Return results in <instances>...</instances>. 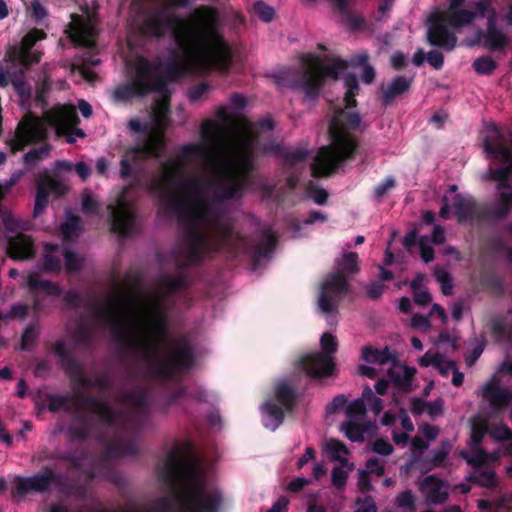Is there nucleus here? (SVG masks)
<instances>
[{
	"label": "nucleus",
	"mask_w": 512,
	"mask_h": 512,
	"mask_svg": "<svg viewBox=\"0 0 512 512\" xmlns=\"http://www.w3.org/2000/svg\"><path fill=\"white\" fill-rule=\"evenodd\" d=\"M201 135L204 144L194 143V266L244 245L245 238L235 230L223 204L243 197L254 169L250 151L238 159L228 156L218 123L206 121Z\"/></svg>",
	"instance_id": "obj_1"
},
{
	"label": "nucleus",
	"mask_w": 512,
	"mask_h": 512,
	"mask_svg": "<svg viewBox=\"0 0 512 512\" xmlns=\"http://www.w3.org/2000/svg\"><path fill=\"white\" fill-rule=\"evenodd\" d=\"M93 316L117 340L141 351L159 373L169 376L186 364V352L166 337L158 295L115 289L98 304Z\"/></svg>",
	"instance_id": "obj_2"
},
{
	"label": "nucleus",
	"mask_w": 512,
	"mask_h": 512,
	"mask_svg": "<svg viewBox=\"0 0 512 512\" xmlns=\"http://www.w3.org/2000/svg\"><path fill=\"white\" fill-rule=\"evenodd\" d=\"M169 30L173 33L176 49L166 64H150L143 58L134 62L136 71L131 88L124 87L115 91V97L125 99L151 91H162L166 80L173 79L189 68L192 62V18L191 15L180 18L173 15L166 20L164 27L155 25L151 33L160 36Z\"/></svg>",
	"instance_id": "obj_3"
},
{
	"label": "nucleus",
	"mask_w": 512,
	"mask_h": 512,
	"mask_svg": "<svg viewBox=\"0 0 512 512\" xmlns=\"http://www.w3.org/2000/svg\"><path fill=\"white\" fill-rule=\"evenodd\" d=\"M221 24L216 8H194V75L198 72L226 75L231 70L233 51L220 32Z\"/></svg>",
	"instance_id": "obj_4"
},
{
	"label": "nucleus",
	"mask_w": 512,
	"mask_h": 512,
	"mask_svg": "<svg viewBox=\"0 0 512 512\" xmlns=\"http://www.w3.org/2000/svg\"><path fill=\"white\" fill-rule=\"evenodd\" d=\"M189 153L171 158L163 165L149 189L159 197L165 213L190 226L192 218V187L187 173Z\"/></svg>",
	"instance_id": "obj_5"
},
{
	"label": "nucleus",
	"mask_w": 512,
	"mask_h": 512,
	"mask_svg": "<svg viewBox=\"0 0 512 512\" xmlns=\"http://www.w3.org/2000/svg\"><path fill=\"white\" fill-rule=\"evenodd\" d=\"M360 123L359 113L342 108L334 110L328 127L331 144L321 147L315 156L311 165L313 177L329 176L342 162L354 159L358 142L350 131L356 130Z\"/></svg>",
	"instance_id": "obj_6"
},
{
	"label": "nucleus",
	"mask_w": 512,
	"mask_h": 512,
	"mask_svg": "<svg viewBox=\"0 0 512 512\" xmlns=\"http://www.w3.org/2000/svg\"><path fill=\"white\" fill-rule=\"evenodd\" d=\"M78 116L72 105H62L46 111L42 118L26 116L18 125L15 136L10 142L13 153L22 150L26 145L39 141L46 136V126L55 129L57 135L66 136L68 143H74L77 138H84L82 129L76 128Z\"/></svg>",
	"instance_id": "obj_7"
},
{
	"label": "nucleus",
	"mask_w": 512,
	"mask_h": 512,
	"mask_svg": "<svg viewBox=\"0 0 512 512\" xmlns=\"http://www.w3.org/2000/svg\"><path fill=\"white\" fill-rule=\"evenodd\" d=\"M217 448L214 443L204 449L194 441V512H219L223 494L217 485Z\"/></svg>",
	"instance_id": "obj_8"
},
{
	"label": "nucleus",
	"mask_w": 512,
	"mask_h": 512,
	"mask_svg": "<svg viewBox=\"0 0 512 512\" xmlns=\"http://www.w3.org/2000/svg\"><path fill=\"white\" fill-rule=\"evenodd\" d=\"M303 62L308 66L306 69L282 72L275 76V82L278 86L303 92L310 100L319 97L326 77L337 80L340 71L348 67V62L341 58H333L331 63L321 65L319 57L313 54L304 55Z\"/></svg>",
	"instance_id": "obj_9"
},
{
	"label": "nucleus",
	"mask_w": 512,
	"mask_h": 512,
	"mask_svg": "<svg viewBox=\"0 0 512 512\" xmlns=\"http://www.w3.org/2000/svg\"><path fill=\"white\" fill-rule=\"evenodd\" d=\"M168 96L162 95L155 101L152 109L151 120L144 126V137L137 146L128 149L121 159V175L127 176L130 173L131 166L138 160L147 156H158L162 151L164 141V131L168 125Z\"/></svg>",
	"instance_id": "obj_10"
},
{
	"label": "nucleus",
	"mask_w": 512,
	"mask_h": 512,
	"mask_svg": "<svg viewBox=\"0 0 512 512\" xmlns=\"http://www.w3.org/2000/svg\"><path fill=\"white\" fill-rule=\"evenodd\" d=\"M163 480L171 490V499H162L159 509L190 510L192 506V464L186 457L171 455L160 471Z\"/></svg>",
	"instance_id": "obj_11"
},
{
	"label": "nucleus",
	"mask_w": 512,
	"mask_h": 512,
	"mask_svg": "<svg viewBox=\"0 0 512 512\" xmlns=\"http://www.w3.org/2000/svg\"><path fill=\"white\" fill-rule=\"evenodd\" d=\"M452 207L459 223L500 221L508 217L512 210V193H501L499 203L481 204L473 196L457 194Z\"/></svg>",
	"instance_id": "obj_12"
},
{
	"label": "nucleus",
	"mask_w": 512,
	"mask_h": 512,
	"mask_svg": "<svg viewBox=\"0 0 512 512\" xmlns=\"http://www.w3.org/2000/svg\"><path fill=\"white\" fill-rule=\"evenodd\" d=\"M320 344L322 352L304 355L299 360L300 368L312 379L328 378L335 370L333 355L338 348L336 338L326 332L321 336Z\"/></svg>",
	"instance_id": "obj_13"
},
{
	"label": "nucleus",
	"mask_w": 512,
	"mask_h": 512,
	"mask_svg": "<svg viewBox=\"0 0 512 512\" xmlns=\"http://www.w3.org/2000/svg\"><path fill=\"white\" fill-rule=\"evenodd\" d=\"M300 400V394L290 378L278 380L274 385V400H267L263 410L273 421V430L279 427L285 418V411L292 412Z\"/></svg>",
	"instance_id": "obj_14"
},
{
	"label": "nucleus",
	"mask_w": 512,
	"mask_h": 512,
	"mask_svg": "<svg viewBox=\"0 0 512 512\" xmlns=\"http://www.w3.org/2000/svg\"><path fill=\"white\" fill-rule=\"evenodd\" d=\"M45 33L41 30H31L22 40L19 46L11 47L7 53L4 63L12 62L13 64L28 67L32 64L38 63L41 59L42 53L39 51L31 52V49L36 44L45 38Z\"/></svg>",
	"instance_id": "obj_15"
},
{
	"label": "nucleus",
	"mask_w": 512,
	"mask_h": 512,
	"mask_svg": "<svg viewBox=\"0 0 512 512\" xmlns=\"http://www.w3.org/2000/svg\"><path fill=\"white\" fill-rule=\"evenodd\" d=\"M350 290L348 278L340 272H332L327 275L326 279L321 285V292L319 295L318 304L324 313H331L336 308L332 297H343Z\"/></svg>",
	"instance_id": "obj_16"
},
{
	"label": "nucleus",
	"mask_w": 512,
	"mask_h": 512,
	"mask_svg": "<svg viewBox=\"0 0 512 512\" xmlns=\"http://www.w3.org/2000/svg\"><path fill=\"white\" fill-rule=\"evenodd\" d=\"M132 198L123 190L115 205H109L111 211L112 230L119 235H128L132 229L134 218L132 213Z\"/></svg>",
	"instance_id": "obj_17"
},
{
	"label": "nucleus",
	"mask_w": 512,
	"mask_h": 512,
	"mask_svg": "<svg viewBox=\"0 0 512 512\" xmlns=\"http://www.w3.org/2000/svg\"><path fill=\"white\" fill-rule=\"evenodd\" d=\"M66 32L77 45L92 46L96 36V17L92 13L73 15Z\"/></svg>",
	"instance_id": "obj_18"
},
{
	"label": "nucleus",
	"mask_w": 512,
	"mask_h": 512,
	"mask_svg": "<svg viewBox=\"0 0 512 512\" xmlns=\"http://www.w3.org/2000/svg\"><path fill=\"white\" fill-rule=\"evenodd\" d=\"M62 260L69 271L81 268L83 259L67 249H60L55 245H45L43 252V267L47 271H57L61 268Z\"/></svg>",
	"instance_id": "obj_19"
},
{
	"label": "nucleus",
	"mask_w": 512,
	"mask_h": 512,
	"mask_svg": "<svg viewBox=\"0 0 512 512\" xmlns=\"http://www.w3.org/2000/svg\"><path fill=\"white\" fill-rule=\"evenodd\" d=\"M481 396L495 413L504 411L512 402V391L501 387L496 375L482 386Z\"/></svg>",
	"instance_id": "obj_20"
},
{
	"label": "nucleus",
	"mask_w": 512,
	"mask_h": 512,
	"mask_svg": "<svg viewBox=\"0 0 512 512\" xmlns=\"http://www.w3.org/2000/svg\"><path fill=\"white\" fill-rule=\"evenodd\" d=\"M498 19L494 18V14L488 17L487 28L485 31L477 30L473 44L483 41L485 48L492 52L501 51L509 44V37L497 25Z\"/></svg>",
	"instance_id": "obj_21"
},
{
	"label": "nucleus",
	"mask_w": 512,
	"mask_h": 512,
	"mask_svg": "<svg viewBox=\"0 0 512 512\" xmlns=\"http://www.w3.org/2000/svg\"><path fill=\"white\" fill-rule=\"evenodd\" d=\"M483 146L484 151L500 163L512 161V140L508 145L507 139L497 127L494 126L484 138Z\"/></svg>",
	"instance_id": "obj_22"
},
{
	"label": "nucleus",
	"mask_w": 512,
	"mask_h": 512,
	"mask_svg": "<svg viewBox=\"0 0 512 512\" xmlns=\"http://www.w3.org/2000/svg\"><path fill=\"white\" fill-rule=\"evenodd\" d=\"M427 40L430 45L446 51H452L457 44L456 35L447 28V24L440 17L431 20L427 30Z\"/></svg>",
	"instance_id": "obj_23"
},
{
	"label": "nucleus",
	"mask_w": 512,
	"mask_h": 512,
	"mask_svg": "<svg viewBox=\"0 0 512 512\" xmlns=\"http://www.w3.org/2000/svg\"><path fill=\"white\" fill-rule=\"evenodd\" d=\"M64 187L47 172L39 176L35 197L34 216L39 215L47 206L50 193L61 194Z\"/></svg>",
	"instance_id": "obj_24"
},
{
	"label": "nucleus",
	"mask_w": 512,
	"mask_h": 512,
	"mask_svg": "<svg viewBox=\"0 0 512 512\" xmlns=\"http://www.w3.org/2000/svg\"><path fill=\"white\" fill-rule=\"evenodd\" d=\"M417 370L415 367L401 365L395 363L393 367L389 368L387 375L393 387L402 393H410L412 388V382Z\"/></svg>",
	"instance_id": "obj_25"
},
{
	"label": "nucleus",
	"mask_w": 512,
	"mask_h": 512,
	"mask_svg": "<svg viewBox=\"0 0 512 512\" xmlns=\"http://www.w3.org/2000/svg\"><path fill=\"white\" fill-rule=\"evenodd\" d=\"M443 487L444 482L435 475L425 477L420 484V490L431 504H443L448 499L449 493Z\"/></svg>",
	"instance_id": "obj_26"
},
{
	"label": "nucleus",
	"mask_w": 512,
	"mask_h": 512,
	"mask_svg": "<svg viewBox=\"0 0 512 512\" xmlns=\"http://www.w3.org/2000/svg\"><path fill=\"white\" fill-rule=\"evenodd\" d=\"M503 166L498 168H489L487 177L491 181L496 182L497 199L495 203H499V195L501 193H512V185L509 177L512 175V160L501 163Z\"/></svg>",
	"instance_id": "obj_27"
},
{
	"label": "nucleus",
	"mask_w": 512,
	"mask_h": 512,
	"mask_svg": "<svg viewBox=\"0 0 512 512\" xmlns=\"http://www.w3.org/2000/svg\"><path fill=\"white\" fill-rule=\"evenodd\" d=\"M412 84V78L405 76L395 77L387 86H381V102L383 105H390L397 97L406 93Z\"/></svg>",
	"instance_id": "obj_28"
},
{
	"label": "nucleus",
	"mask_w": 512,
	"mask_h": 512,
	"mask_svg": "<svg viewBox=\"0 0 512 512\" xmlns=\"http://www.w3.org/2000/svg\"><path fill=\"white\" fill-rule=\"evenodd\" d=\"M7 250L8 254L13 259H27L34 253L32 239L23 234H19L16 237H10Z\"/></svg>",
	"instance_id": "obj_29"
},
{
	"label": "nucleus",
	"mask_w": 512,
	"mask_h": 512,
	"mask_svg": "<svg viewBox=\"0 0 512 512\" xmlns=\"http://www.w3.org/2000/svg\"><path fill=\"white\" fill-rule=\"evenodd\" d=\"M362 359L367 363L379 365L398 362L397 356L387 346L383 349H377L370 345L362 347Z\"/></svg>",
	"instance_id": "obj_30"
},
{
	"label": "nucleus",
	"mask_w": 512,
	"mask_h": 512,
	"mask_svg": "<svg viewBox=\"0 0 512 512\" xmlns=\"http://www.w3.org/2000/svg\"><path fill=\"white\" fill-rule=\"evenodd\" d=\"M49 486V478L47 476H34L30 478H16L15 488L19 495L23 496L33 491H43Z\"/></svg>",
	"instance_id": "obj_31"
},
{
	"label": "nucleus",
	"mask_w": 512,
	"mask_h": 512,
	"mask_svg": "<svg viewBox=\"0 0 512 512\" xmlns=\"http://www.w3.org/2000/svg\"><path fill=\"white\" fill-rule=\"evenodd\" d=\"M277 244V237L272 228H266L260 241L254 247V256L257 260L266 258L272 254Z\"/></svg>",
	"instance_id": "obj_32"
},
{
	"label": "nucleus",
	"mask_w": 512,
	"mask_h": 512,
	"mask_svg": "<svg viewBox=\"0 0 512 512\" xmlns=\"http://www.w3.org/2000/svg\"><path fill=\"white\" fill-rule=\"evenodd\" d=\"M448 26L458 29L470 25L474 21L472 11L469 9H456L453 11H445L440 17Z\"/></svg>",
	"instance_id": "obj_33"
},
{
	"label": "nucleus",
	"mask_w": 512,
	"mask_h": 512,
	"mask_svg": "<svg viewBox=\"0 0 512 512\" xmlns=\"http://www.w3.org/2000/svg\"><path fill=\"white\" fill-rule=\"evenodd\" d=\"M336 272L343 273L347 278L360 270L359 257L356 252H346L335 261Z\"/></svg>",
	"instance_id": "obj_34"
},
{
	"label": "nucleus",
	"mask_w": 512,
	"mask_h": 512,
	"mask_svg": "<svg viewBox=\"0 0 512 512\" xmlns=\"http://www.w3.org/2000/svg\"><path fill=\"white\" fill-rule=\"evenodd\" d=\"M451 450V445L448 441H442L439 449L432 452L430 458H426L422 463V468L425 471H430L436 467H439L448 457Z\"/></svg>",
	"instance_id": "obj_35"
},
{
	"label": "nucleus",
	"mask_w": 512,
	"mask_h": 512,
	"mask_svg": "<svg viewBox=\"0 0 512 512\" xmlns=\"http://www.w3.org/2000/svg\"><path fill=\"white\" fill-rule=\"evenodd\" d=\"M467 480L486 488H493L497 484L496 473L493 470H477Z\"/></svg>",
	"instance_id": "obj_36"
},
{
	"label": "nucleus",
	"mask_w": 512,
	"mask_h": 512,
	"mask_svg": "<svg viewBox=\"0 0 512 512\" xmlns=\"http://www.w3.org/2000/svg\"><path fill=\"white\" fill-rule=\"evenodd\" d=\"M194 403L203 404L207 408L218 403V396L194 382Z\"/></svg>",
	"instance_id": "obj_37"
},
{
	"label": "nucleus",
	"mask_w": 512,
	"mask_h": 512,
	"mask_svg": "<svg viewBox=\"0 0 512 512\" xmlns=\"http://www.w3.org/2000/svg\"><path fill=\"white\" fill-rule=\"evenodd\" d=\"M203 416H204L206 425L210 430L219 431L222 429L223 420L220 415V411H219V408L217 407V404H214L212 406L205 408Z\"/></svg>",
	"instance_id": "obj_38"
},
{
	"label": "nucleus",
	"mask_w": 512,
	"mask_h": 512,
	"mask_svg": "<svg viewBox=\"0 0 512 512\" xmlns=\"http://www.w3.org/2000/svg\"><path fill=\"white\" fill-rule=\"evenodd\" d=\"M471 6L474 8L472 11V15L474 16V20L476 18L482 17H491L494 14V18L498 19L497 11L492 6L491 0H478L471 3Z\"/></svg>",
	"instance_id": "obj_39"
},
{
	"label": "nucleus",
	"mask_w": 512,
	"mask_h": 512,
	"mask_svg": "<svg viewBox=\"0 0 512 512\" xmlns=\"http://www.w3.org/2000/svg\"><path fill=\"white\" fill-rule=\"evenodd\" d=\"M28 285L33 290H40L50 295H58L60 293L56 285L49 281L40 280L37 274H30L28 276Z\"/></svg>",
	"instance_id": "obj_40"
},
{
	"label": "nucleus",
	"mask_w": 512,
	"mask_h": 512,
	"mask_svg": "<svg viewBox=\"0 0 512 512\" xmlns=\"http://www.w3.org/2000/svg\"><path fill=\"white\" fill-rule=\"evenodd\" d=\"M274 150L281 152V156L283 157L285 163L290 166H294L304 161L308 156V151L305 148H296L292 151H281L280 145H276Z\"/></svg>",
	"instance_id": "obj_41"
},
{
	"label": "nucleus",
	"mask_w": 512,
	"mask_h": 512,
	"mask_svg": "<svg viewBox=\"0 0 512 512\" xmlns=\"http://www.w3.org/2000/svg\"><path fill=\"white\" fill-rule=\"evenodd\" d=\"M497 68V62L489 55L481 56L473 62V69L480 75H491Z\"/></svg>",
	"instance_id": "obj_42"
},
{
	"label": "nucleus",
	"mask_w": 512,
	"mask_h": 512,
	"mask_svg": "<svg viewBox=\"0 0 512 512\" xmlns=\"http://www.w3.org/2000/svg\"><path fill=\"white\" fill-rule=\"evenodd\" d=\"M487 429L488 427L486 423H472L470 439L468 442V445L472 450H476L481 446L484 436L487 433Z\"/></svg>",
	"instance_id": "obj_43"
},
{
	"label": "nucleus",
	"mask_w": 512,
	"mask_h": 512,
	"mask_svg": "<svg viewBox=\"0 0 512 512\" xmlns=\"http://www.w3.org/2000/svg\"><path fill=\"white\" fill-rule=\"evenodd\" d=\"M80 232L79 218L68 214L65 223L61 226V234L65 240H72Z\"/></svg>",
	"instance_id": "obj_44"
},
{
	"label": "nucleus",
	"mask_w": 512,
	"mask_h": 512,
	"mask_svg": "<svg viewBox=\"0 0 512 512\" xmlns=\"http://www.w3.org/2000/svg\"><path fill=\"white\" fill-rule=\"evenodd\" d=\"M338 8V10L347 14V20L350 27L354 30L361 29L364 26V19L358 16H354L349 14V1L350 0H333Z\"/></svg>",
	"instance_id": "obj_45"
},
{
	"label": "nucleus",
	"mask_w": 512,
	"mask_h": 512,
	"mask_svg": "<svg viewBox=\"0 0 512 512\" xmlns=\"http://www.w3.org/2000/svg\"><path fill=\"white\" fill-rule=\"evenodd\" d=\"M480 282L483 287L488 288L496 293L502 294L504 291L502 279L494 273H482L480 277Z\"/></svg>",
	"instance_id": "obj_46"
},
{
	"label": "nucleus",
	"mask_w": 512,
	"mask_h": 512,
	"mask_svg": "<svg viewBox=\"0 0 512 512\" xmlns=\"http://www.w3.org/2000/svg\"><path fill=\"white\" fill-rule=\"evenodd\" d=\"M395 505L398 508L414 512L416 510V498L412 490L407 489L400 492L395 498Z\"/></svg>",
	"instance_id": "obj_47"
},
{
	"label": "nucleus",
	"mask_w": 512,
	"mask_h": 512,
	"mask_svg": "<svg viewBox=\"0 0 512 512\" xmlns=\"http://www.w3.org/2000/svg\"><path fill=\"white\" fill-rule=\"evenodd\" d=\"M82 211L86 214H97L99 211V201L90 191H84L81 197Z\"/></svg>",
	"instance_id": "obj_48"
},
{
	"label": "nucleus",
	"mask_w": 512,
	"mask_h": 512,
	"mask_svg": "<svg viewBox=\"0 0 512 512\" xmlns=\"http://www.w3.org/2000/svg\"><path fill=\"white\" fill-rule=\"evenodd\" d=\"M345 436L352 442L363 441L364 429L353 421H348L342 426Z\"/></svg>",
	"instance_id": "obj_49"
},
{
	"label": "nucleus",
	"mask_w": 512,
	"mask_h": 512,
	"mask_svg": "<svg viewBox=\"0 0 512 512\" xmlns=\"http://www.w3.org/2000/svg\"><path fill=\"white\" fill-rule=\"evenodd\" d=\"M50 147L48 145L41 146L39 148L32 149L24 156V161L28 166H34L42 159L48 157Z\"/></svg>",
	"instance_id": "obj_50"
},
{
	"label": "nucleus",
	"mask_w": 512,
	"mask_h": 512,
	"mask_svg": "<svg viewBox=\"0 0 512 512\" xmlns=\"http://www.w3.org/2000/svg\"><path fill=\"white\" fill-rule=\"evenodd\" d=\"M89 406L91 411L98 415L102 420L107 422L113 421V412L106 403L101 401H91Z\"/></svg>",
	"instance_id": "obj_51"
},
{
	"label": "nucleus",
	"mask_w": 512,
	"mask_h": 512,
	"mask_svg": "<svg viewBox=\"0 0 512 512\" xmlns=\"http://www.w3.org/2000/svg\"><path fill=\"white\" fill-rule=\"evenodd\" d=\"M307 194L318 205H325L329 196L325 189L318 187L313 182L309 183L307 187Z\"/></svg>",
	"instance_id": "obj_52"
},
{
	"label": "nucleus",
	"mask_w": 512,
	"mask_h": 512,
	"mask_svg": "<svg viewBox=\"0 0 512 512\" xmlns=\"http://www.w3.org/2000/svg\"><path fill=\"white\" fill-rule=\"evenodd\" d=\"M254 13L261 19L263 22H271L274 18V9L268 6L263 1H257L254 6Z\"/></svg>",
	"instance_id": "obj_53"
},
{
	"label": "nucleus",
	"mask_w": 512,
	"mask_h": 512,
	"mask_svg": "<svg viewBox=\"0 0 512 512\" xmlns=\"http://www.w3.org/2000/svg\"><path fill=\"white\" fill-rule=\"evenodd\" d=\"M348 480V472L342 467H334L331 471L332 485L338 489L343 490L346 487Z\"/></svg>",
	"instance_id": "obj_54"
},
{
	"label": "nucleus",
	"mask_w": 512,
	"mask_h": 512,
	"mask_svg": "<svg viewBox=\"0 0 512 512\" xmlns=\"http://www.w3.org/2000/svg\"><path fill=\"white\" fill-rule=\"evenodd\" d=\"M491 331L493 336L499 340H510L512 338V331L502 320H494L492 323Z\"/></svg>",
	"instance_id": "obj_55"
},
{
	"label": "nucleus",
	"mask_w": 512,
	"mask_h": 512,
	"mask_svg": "<svg viewBox=\"0 0 512 512\" xmlns=\"http://www.w3.org/2000/svg\"><path fill=\"white\" fill-rule=\"evenodd\" d=\"M473 451H474L473 456H469L468 453L465 451L461 453V456L466 460V462L469 465L479 468V467L483 466V464L486 461V457H487L486 452L484 450H482L480 447Z\"/></svg>",
	"instance_id": "obj_56"
},
{
	"label": "nucleus",
	"mask_w": 512,
	"mask_h": 512,
	"mask_svg": "<svg viewBox=\"0 0 512 512\" xmlns=\"http://www.w3.org/2000/svg\"><path fill=\"white\" fill-rule=\"evenodd\" d=\"M355 504L357 508L354 512H377L376 502L371 495H367L364 498L358 497Z\"/></svg>",
	"instance_id": "obj_57"
},
{
	"label": "nucleus",
	"mask_w": 512,
	"mask_h": 512,
	"mask_svg": "<svg viewBox=\"0 0 512 512\" xmlns=\"http://www.w3.org/2000/svg\"><path fill=\"white\" fill-rule=\"evenodd\" d=\"M366 413V406L363 399H356L348 404L346 408V415L349 418H355L357 416H363Z\"/></svg>",
	"instance_id": "obj_58"
},
{
	"label": "nucleus",
	"mask_w": 512,
	"mask_h": 512,
	"mask_svg": "<svg viewBox=\"0 0 512 512\" xmlns=\"http://www.w3.org/2000/svg\"><path fill=\"white\" fill-rule=\"evenodd\" d=\"M372 450L380 455L388 456L393 453V445L384 438H378L373 442Z\"/></svg>",
	"instance_id": "obj_59"
},
{
	"label": "nucleus",
	"mask_w": 512,
	"mask_h": 512,
	"mask_svg": "<svg viewBox=\"0 0 512 512\" xmlns=\"http://www.w3.org/2000/svg\"><path fill=\"white\" fill-rule=\"evenodd\" d=\"M208 353L209 349L205 345H201L196 342V332L194 331V371L200 366Z\"/></svg>",
	"instance_id": "obj_60"
},
{
	"label": "nucleus",
	"mask_w": 512,
	"mask_h": 512,
	"mask_svg": "<svg viewBox=\"0 0 512 512\" xmlns=\"http://www.w3.org/2000/svg\"><path fill=\"white\" fill-rule=\"evenodd\" d=\"M385 289V285L380 281L372 282L366 285V295L369 299L377 300L381 297Z\"/></svg>",
	"instance_id": "obj_61"
},
{
	"label": "nucleus",
	"mask_w": 512,
	"mask_h": 512,
	"mask_svg": "<svg viewBox=\"0 0 512 512\" xmlns=\"http://www.w3.org/2000/svg\"><path fill=\"white\" fill-rule=\"evenodd\" d=\"M427 62L435 69L440 70L444 65V55L439 50H431L426 56Z\"/></svg>",
	"instance_id": "obj_62"
},
{
	"label": "nucleus",
	"mask_w": 512,
	"mask_h": 512,
	"mask_svg": "<svg viewBox=\"0 0 512 512\" xmlns=\"http://www.w3.org/2000/svg\"><path fill=\"white\" fill-rule=\"evenodd\" d=\"M485 349V342L481 341L479 342L466 356H465V362L466 364L471 367L473 366L476 361L479 359V357L482 355L483 351Z\"/></svg>",
	"instance_id": "obj_63"
},
{
	"label": "nucleus",
	"mask_w": 512,
	"mask_h": 512,
	"mask_svg": "<svg viewBox=\"0 0 512 512\" xmlns=\"http://www.w3.org/2000/svg\"><path fill=\"white\" fill-rule=\"evenodd\" d=\"M442 355L439 353H431L430 351H427L423 356L419 358V365L421 367H428V366H436L439 364V361L441 360Z\"/></svg>",
	"instance_id": "obj_64"
}]
</instances>
